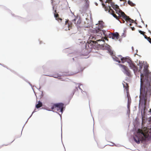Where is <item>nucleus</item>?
<instances>
[{"mask_svg":"<svg viewBox=\"0 0 151 151\" xmlns=\"http://www.w3.org/2000/svg\"><path fill=\"white\" fill-rule=\"evenodd\" d=\"M134 73L140 72V75L139 104L144 105L145 108L147 99L151 95V77L148 67H130Z\"/></svg>","mask_w":151,"mask_h":151,"instance_id":"nucleus-1","label":"nucleus"},{"mask_svg":"<svg viewBox=\"0 0 151 151\" xmlns=\"http://www.w3.org/2000/svg\"><path fill=\"white\" fill-rule=\"evenodd\" d=\"M134 139L137 144L139 143L140 141L143 142L151 141V129L144 127L142 129H139Z\"/></svg>","mask_w":151,"mask_h":151,"instance_id":"nucleus-2","label":"nucleus"},{"mask_svg":"<svg viewBox=\"0 0 151 151\" xmlns=\"http://www.w3.org/2000/svg\"><path fill=\"white\" fill-rule=\"evenodd\" d=\"M98 26H96L95 31L96 33V35H94L97 39L101 40L104 43L105 42L104 40H107V38L106 37L107 36L106 34V31L101 29L104 27V23L102 21H99Z\"/></svg>","mask_w":151,"mask_h":151,"instance_id":"nucleus-3","label":"nucleus"},{"mask_svg":"<svg viewBox=\"0 0 151 151\" xmlns=\"http://www.w3.org/2000/svg\"><path fill=\"white\" fill-rule=\"evenodd\" d=\"M112 0H111L109 2L107 0H106L105 3L106 4L107 3H110L112 7L116 11V13L120 17H122L127 22H129L130 23H134V21L130 19L129 16H127L120 9L119 6L116 5H114V3L112 2Z\"/></svg>","mask_w":151,"mask_h":151,"instance_id":"nucleus-4","label":"nucleus"},{"mask_svg":"<svg viewBox=\"0 0 151 151\" xmlns=\"http://www.w3.org/2000/svg\"><path fill=\"white\" fill-rule=\"evenodd\" d=\"M101 41L100 40L97 39L96 37L94 35H91L85 45V50H86V54H88L90 52L91 49L93 47L94 44H98V42Z\"/></svg>","mask_w":151,"mask_h":151,"instance_id":"nucleus-5","label":"nucleus"},{"mask_svg":"<svg viewBox=\"0 0 151 151\" xmlns=\"http://www.w3.org/2000/svg\"><path fill=\"white\" fill-rule=\"evenodd\" d=\"M121 60V63L124 64V65H121V66H126L129 65V66H135L134 62L131 60V58L129 57H123L122 56H120Z\"/></svg>","mask_w":151,"mask_h":151,"instance_id":"nucleus-6","label":"nucleus"},{"mask_svg":"<svg viewBox=\"0 0 151 151\" xmlns=\"http://www.w3.org/2000/svg\"><path fill=\"white\" fill-rule=\"evenodd\" d=\"M64 104L62 103L54 104L51 106V109L53 111H57L63 113V109Z\"/></svg>","mask_w":151,"mask_h":151,"instance_id":"nucleus-7","label":"nucleus"},{"mask_svg":"<svg viewBox=\"0 0 151 151\" xmlns=\"http://www.w3.org/2000/svg\"><path fill=\"white\" fill-rule=\"evenodd\" d=\"M102 5L103 7L104 8L105 11H108V12L110 14L112 15L116 19H118V17L114 13V11L110 8V6H107L104 3L102 4Z\"/></svg>","mask_w":151,"mask_h":151,"instance_id":"nucleus-8","label":"nucleus"},{"mask_svg":"<svg viewBox=\"0 0 151 151\" xmlns=\"http://www.w3.org/2000/svg\"><path fill=\"white\" fill-rule=\"evenodd\" d=\"M72 22L74 23L78 29L81 27V20L80 17H75L72 20Z\"/></svg>","mask_w":151,"mask_h":151,"instance_id":"nucleus-9","label":"nucleus"},{"mask_svg":"<svg viewBox=\"0 0 151 151\" xmlns=\"http://www.w3.org/2000/svg\"><path fill=\"white\" fill-rule=\"evenodd\" d=\"M53 10L56 9V7L60 3V0H51Z\"/></svg>","mask_w":151,"mask_h":151,"instance_id":"nucleus-10","label":"nucleus"},{"mask_svg":"<svg viewBox=\"0 0 151 151\" xmlns=\"http://www.w3.org/2000/svg\"><path fill=\"white\" fill-rule=\"evenodd\" d=\"M123 72L124 73L129 77L131 76L130 72L129 70L127 68V67H123Z\"/></svg>","mask_w":151,"mask_h":151,"instance_id":"nucleus-11","label":"nucleus"},{"mask_svg":"<svg viewBox=\"0 0 151 151\" xmlns=\"http://www.w3.org/2000/svg\"><path fill=\"white\" fill-rule=\"evenodd\" d=\"M120 56H122L121 55H119L118 57L115 56H113L112 58L114 60L116 61L119 63H121V58H120Z\"/></svg>","mask_w":151,"mask_h":151,"instance_id":"nucleus-12","label":"nucleus"},{"mask_svg":"<svg viewBox=\"0 0 151 151\" xmlns=\"http://www.w3.org/2000/svg\"><path fill=\"white\" fill-rule=\"evenodd\" d=\"M139 66H148V65L146 61H139L138 64Z\"/></svg>","mask_w":151,"mask_h":151,"instance_id":"nucleus-13","label":"nucleus"},{"mask_svg":"<svg viewBox=\"0 0 151 151\" xmlns=\"http://www.w3.org/2000/svg\"><path fill=\"white\" fill-rule=\"evenodd\" d=\"M54 15L55 17L56 18V19L58 20H61L62 19L59 17V16L58 14H57L56 9H55L54 11Z\"/></svg>","mask_w":151,"mask_h":151,"instance_id":"nucleus-14","label":"nucleus"},{"mask_svg":"<svg viewBox=\"0 0 151 151\" xmlns=\"http://www.w3.org/2000/svg\"><path fill=\"white\" fill-rule=\"evenodd\" d=\"M112 38L113 39L116 38V39H118L119 38V34L118 33L116 32L115 33H113L112 34Z\"/></svg>","mask_w":151,"mask_h":151,"instance_id":"nucleus-15","label":"nucleus"},{"mask_svg":"<svg viewBox=\"0 0 151 151\" xmlns=\"http://www.w3.org/2000/svg\"><path fill=\"white\" fill-rule=\"evenodd\" d=\"M124 87V88L127 91H128L129 86L127 83L124 82V83H123Z\"/></svg>","mask_w":151,"mask_h":151,"instance_id":"nucleus-16","label":"nucleus"},{"mask_svg":"<svg viewBox=\"0 0 151 151\" xmlns=\"http://www.w3.org/2000/svg\"><path fill=\"white\" fill-rule=\"evenodd\" d=\"M65 25L68 26L69 30H70V28H71L72 27V24L71 23H70V22H69L68 21H67L66 22Z\"/></svg>","mask_w":151,"mask_h":151,"instance_id":"nucleus-17","label":"nucleus"},{"mask_svg":"<svg viewBox=\"0 0 151 151\" xmlns=\"http://www.w3.org/2000/svg\"><path fill=\"white\" fill-rule=\"evenodd\" d=\"M42 103L39 101L38 102V104L36 105V107L37 108H38L42 106Z\"/></svg>","mask_w":151,"mask_h":151,"instance_id":"nucleus-18","label":"nucleus"},{"mask_svg":"<svg viewBox=\"0 0 151 151\" xmlns=\"http://www.w3.org/2000/svg\"><path fill=\"white\" fill-rule=\"evenodd\" d=\"M103 47L106 50H109L110 49V46L107 44H104L103 45Z\"/></svg>","mask_w":151,"mask_h":151,"instance_id":"nucleus-19","label":"nucleus"},{"mask_svg":"<svg viewBox=\"0 0 151 151\" xmlns=\"http://www.w3.org/2000/svg\"><path fill=\"white\" fill-rule=\"evenodd\" d=\"M128 99V105H127V106H128V108H129L130 107V104L131 103V99L130 98V99Z\"/></svg>","mask_w":151,"mask_h":151,"instance_id":"nucleus-20","label":"nucleus"},{"mask_svg":"<svg viewBox=\"0 0 151 151\" xmlns=\"http://www.w3.org/2000/svg\"><path fill=\"white\" fill-rule=\"evenodd\" d=\"M128 4L131 6H135V4L133 3L132 1H129L128 2Z\"/></svg>","mask_w":151,"mask_h":151,"instance_id":"nucleus-21","label":"nucleus"},{"mask_svg":"<svg viewBox=\"0 0 151 151\" xmlns=\"http://www.w3.org/2000/svg\"><path fill=\"white\" fill-rule=\"evenodd\" d=\"M147 40L151 44V38L149 37L148 38Z\"/></svg>","mask_w":151,"mask_h":151,"instance_id":"nucleus-22","label":"nucleus"},{"mask_svg":"<svg viewBox=\"0 0 151 151\" xmlns=\"http://www.w3.org/2000/svg\"><path fill=\"white\" fill-rule=\"evenodd\" d=\"M139 32L140 33V34H142V35H143L144 33H145V32H142V31H141V30H139Z\"/></svg>","mask_w":151,"mask_h":151,"instance_id":"nucleus-23","label":"nucleus"},{"mask_svg":"<svg viewBox=\"0 0 151 151\" xmlns=\"http://www.w3.org/2000/svg\"><path fill=\"white\" fill-rule=\"evenodd\" d=\"M127 96L128 99L131 98L129 94H128V93H127Z\"/></svg>","mask_w":151,"mask_h":151,"instance_id":"nucleus-24","label":"nucleus"},{"mask_svg":"<svg viewBox=\"0 0 151 151\" xmlns=\"http://www.w3.org/2000/svg\"><path fill=\"white\" fill-rule=\"evenodd\" d=\"M143 36H144L145 38L146 39H148V38H149V37H147V36H146V35H145V34H144L143 35Z\"/></svg>","mask_w":151,"mask_h":151,"instance_id":"nucleus-25","label":"nucleus"},{"mask_svg":"<svg viewBox=\"0 0 151 151\" xmlns=\"http://www.w3.org/2000/svg\"><path fill=\"white\" fill-rule=\"evenodd\" d=\"M131 28L132 30L134 31V30L135 29V28L134 27H131Z\"/></svg>","mask_w":151,"mask_h":151,"instance_id":"nucleus-26","label":"nucleus"},{"mask_svg":"<svg viewBox=\"0 0 151 151\" xmlns=\"http://www.w3.org/2000/svg\"><path fill=\"white\" fill-rule=\"evenodd\" d=\"M83 70L81 69V70H79L77 72V73H79L81 71Z\"/></svg>","mask_w":151,"mask_h":151,"instance_id":"nucleus-27","label":"nucleus"},{"mask_svg":"<svg viewBox=\"0 0 151 151\" xmlns=\"http://www.w3.org/2000/svg\"><path fill=\"white\" fill-rule=\"evenodd\" d=\"M111 0H107V1H109V2L111 1Z\"/></svg>","mask_w":151,"mask_h":151,"instance_id":"nucleus-28","label":"nucleus"},{"mask_svg":"<svg viewBox=\"0 0 151 151\" xmlns=\"http://www.w3.org/2000/svg\"><path fill=\"white\" fill-rule=\"evenodd\" d=\"M150 111L151 113V109H150Z\"/></svg>","mask_w":151,"mask_h":151,"instance_id":"nucleus-29","label":"nucleus"},{"mask_svg":"<svg viewBox=\"0 0 151 151\" xmlns=\"http://www.w3.org/2000/svg\"><path fill=\"white\" fill-rule=\"evenodd\" d=\"M129 25H130V26H131V25H132V24H131V23L130 24H129Z\"/></svg>","mask_w":151,"mask_h":151,"instance_id":"nucleus-30","label":"nucleus"},{"mask_svg":"<svg viewBox=\"0 0 151 151\" xmlns=\"http://www.w3.org/2000/svg\"><path fill=\"white\" fill-rule=\"evenodd\" d=\"M123 23L124 22V20H123Z\"/></svg>","mask_w":151,"mask_h":151,"instance_id":"nucleus-31","label":"nucleus"},{"mask_svg":"<svg viewBox=\"0 0 151 151\" xmlns=\"http://www.w3.org/2000/svg\"><path fill=\"white\" fill-rule=\"evenodd\" d=\"M120 1H123V0H120Z\"/></svg>","mask_w":151,"mask_h":151,"instance_id":"nucleus-32","label":"nucleus"},{"mask_svg":"<svg viewBox=\"0 0 151 151\" xmlns=\"http://www.w3.org/2000/svg\"><path fill=\"white\" fill-rule=\"evenodd\" d=\"M100 1H101V0H100Z\"/></svg>","mask_w":151,"mask_h":151,"instance_id":"nucleus-33","label":"nucleus"}]
</instances>
